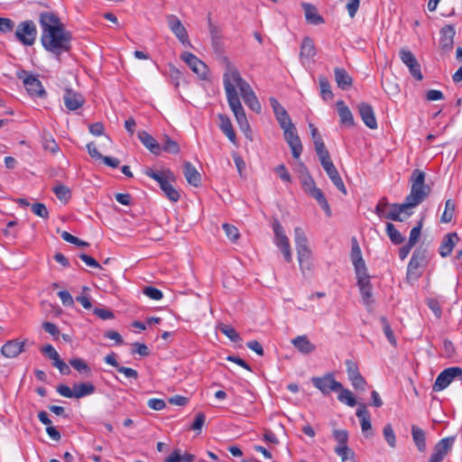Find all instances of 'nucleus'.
Returning a JSON list of instances; mask_svg holds the SVG:
<instances>
[{
	"instance_id": "f257e3e1",
	"label": "nucleus",
	"mask_w": 462,
	"mask_h": 462,
	"mask_svg": "<svg viewBox=\"0 0 462 462\" xmlns=\"http://www.w3.org/2000/svg\"><path fill=\"white\" fill-rule=\"evenodd\" d=\"M42 27L41 42L43 48L57 57L71 49L72 34L67 31L60 18L53 13L44 12L40 14Z\"/></svg>"
},
{
	"instance_id": "f03ea898",
	"label": "nucleus",
	"mask_w": 462,
	"mask_h": 462,
	"mask_svg": "<svg viewBox=\"0 0 462 462\" xmlns=\"http://www.w3.org/2000/svg\"><path fill=\"white\" fill-rule=\"evenodd\" d=\"M425 172L415 169L413 170L411 176V192L405 198V201L411 208H415L420 205L424 199H426L431 192V189L429 185L425 184Z\"/></svg>"
},
{
	"instance_id": "7ed1b4c3",
	"label": "nucleus",
	"mask_w": 462,
	"mask_h": 462,
	"mask_svg": "<svg viewBox=\"0 0 462 462\" xmlns=\"http://www.w3.org/2000/svg\"><path fill=\"white\" fill-rule=\"evenodd\" d=\"M144 173L159 183L161 189L171 201L177 202L180 199V192L171 184V182L176 180V178L170 169L155 171L152 169L147 168Z\"/></svg>"
},
{
	"instance_id": "20e7f679",
	"label": "nucleus",
	"mask_w": 462,
	"mask_h": 462,
	"mask_svg": "<svg viewBox=\"0 0 462 462\" xmlns=\"http://www.w3.org/2000/svg\"><path fill=\"white\" fill-rule=\"evenodd\" d=\"M226 95L228 105L233 111L241 130L245 134L250 132V125L240 102L237 91L236 90L235 86H232L229 82H226Z\"/></svg>"
},
{
	"instance_id": "39448f33",
	"label": "nucleus",
	"mask_w": 462,
	"mask_h": 462,
	"mask_svg": "<svg viewBox=\"0 0 462 462\" xmlns=\"http://www.w3.org/2000/svg\"><path fill=\"white\" fill-rule=\"evenodd\" d=\"M224 88H226V82H229L232 86L239 88L242 97H248L254 94L251 86L241 77L237 69L231 63H227L226 70L223 77Z\"/></svg>"
},
{
	"instance_id": "423d86ee",
	"label": "nucleus",
	"mask_w": 462,
	"mask_h": 462,
	"mask_svg": "<svg viewBox=\"0 0 462 462\" xmlns=\"http://www.w3.org/2000/svg\"><path fill=\"white\" fill-rule=\"evenodd\" d=\"M427 265V249L421 246L415 249L407 267V279L417 280Z\"/></svg>"
},
{
	"instance_id": "0eeeda50",
	"label": "nucleus",
	"mask_w": 462,
	"mask_h": 462,
	"mask_svg": "<svg viewBox=\"0 0 462 462\" xmlns=\"http://www.w3.org/2000/svg\"><path fill=\"white\" fill-rule=\"evenodd\" d=\"M16 77L23 80V86L30 96L35 97H46L47 93L36 76L30 74L25 69H20L16 72Z\"/></svg>"
},
{
	"instance_id": "6e6552de",
	"label": "nucleus",
	"mask_w": 462,
	"mask_h": 462,
	"mask_svg": "<svg viewBox=\"0 0 462 462\" xmlns=\"http://www.w3.org/2000/svg\"><path fill=\"white\" fill-rule=\"evenodd\" d=\"M295 245L297 249L298 260L300 267L309 268L310 263L311 252L308 245V239L301 227L297 226L294 229Z\"/></svg>"
},
{
	"instance_id": "1a4fd4ad",
	"label": "nucleus",
	"mask_w": 462,
	"mask_h": 462,
	"mask_svg": "<svg viewBox=\"0 0 462 462\" xmlns=\"http://www.w3.org/2000/svg\"><path fill=\"white\" fill-rule=\"evenodd\" d=\"M273 229L275 236L274 243L276 246L282 253L285 261L287 263H291L292 261V254L289 238L285 235L282 226L277 219L273 223Z\"/></svg>"
},
{
	"instance_id": "9d476101",
	"label": "nucleus",
	"mask_w": 462,
	"mask_h": 462,
	"mask_svg": "<svg viewBox=\"0 0 462 462\" xmlns=\"http://www.w3.org/2000/svg\"><path fill=\"white\" fill-rule=\"evenodd\" d=\"M16 39L25 46H32L37 37V29L32 20L22 22L15 31Z\"/></svg>"
},
{
	"instance_id": "9b49d317",
	"label": "nucleus",
	"mask_w": 462,
	"mask_h": 462,
	"mask_svg": "<svg viewBox=\"0 0 462 462\" xmlns=\"http://www.w3.org/2000/svg\"><path fill=\"white\" fill-rule=\"evenodd\" d=\"M313 385L323 394L328 395L331 392H337L342 389V383L335 380L332 373H328L321 377H312Z\"/></svg>"
},
{
	"instance_id": "f8f14e48",
	"label": "nucleus",
	"mask_w": 462,
	"mask_h": 462,
	"mask_svg": "<svg viewBox=\"0 0 462 462\" xmlns=\"http://www.w3.org/2000/svg\"><path fill=\"white\" fill-rule=\"evenodd\" d=\"M462 375V368L459 366H452L444 369L436 378L432 386L434 392H440L446 389L452 381Z\"/></svg>"
},
{
	"instance_id": "ddd939ff",
	"label": "nucleus",
	"mask_w": 462,
	"mask_h": 462,
	"mask_svg": "<svg viewBox=\"0 0 462 462\" xmlns=\"http://www.w3.org/2000/svg\"><path fill=\"white\" fill-rule=\"evenodd\" d=\"M356 277L364 304L366 306H371L374 303L373 286L370 281L371 277L368 274L367 270L360 272V273H356Z\"/></svg>"
},
{
	"instance_id": "4468645a",
	"label": "nucleus",
	"mask_w": 462,
	"mask_h": 462,
	"mask_svg": "<svg viewBox=\"0 0 462 462\" xmlns=\"http://www.w3.org/2000/svg\"><path fill=\"white\" fill-rule=\"evenodd\" d=\"M399 57L401 60L409 68L411 75L416 80H421L423 75L420 70V65L417 60L415 55L407 49H401L399 51Z\"/></svg>"
},
{
	"instance_id": "2eb2a0df",
	"label": "nucleus",
	"mask_w": 462,
	"mask_h": 462,
	"mask_svg": "<svg viewBox=\"0 0 462 462\" xmlns=\"http://www.w3.org/2000/svg\"><path fill=\"white\" fill-rule=\"evenodd\" d=\"M180 58L201 79L207 78L208 66L194 54L185 51L180 55Z\"/></svg>"
},
{
	"instance_id": "dca6fc26",
	"label": "nucleus",
	"mask_w": 462,
	"mask_h": 462,
	"mask_svg": "<svg viewBox=\"0 0 462 462\" xmlns=\"http://www.w3.org/2000/svg\"><path fill=\"white\" fill-rule=\"evenodd\" d=\"M270 105L273 110L276 120L282 130L293 128L294 125L287 113L286 109L278 102V100L272 97L269 98Z\"/></svg>"
},
{
	"instance_id": "f3484780",
	"label": "nucleus",
	"mask_w": 462,
	"mask_h": 462,
	"mask_svg": "<svg viewBox=\"0 0 462 462\" xmlns=\"http://www.w3.org/2000/svg\"><path fill=\"white\" fill-rule=\"evenodd\" d=\"M283 136L286 143L291 149V153L294 159H299L302 152V144L300 136L297 134L295 125L293 128H288L283 130Z\"/></svg>"
},
{
	"instance_id": "a211bd4d",
	"label": "nucleus",
	"mask_w": 462,
	"mask_h": 462,
	"mask_svg": "<svg viewBox=\"0 0 462 462\" xmlns=\"http://www.w3.org/2000/svg\"><path fill=\"white\" fill-rule=\"evenodd\" d=\"M346 366L348 379L350 380L353 387L356 390H364L366 382L360 374L357 364L355 361L348 359L346 361Z\"/></svg>"
},
{
	"instance_id": "6ab92c4d",
	"label": "nucleus",
	"mask_w": 462,
	"mask_h": 462,
	"mask_svg": "<svg viewBox=\"0 0 462 462\" xmlns=\"http://www.w3.org/2000/svg\"><path fill=\"white\" fill-rule=\"evenodd\" d=\"M167 23L171 31L178 40L184 45H189L188 32L180 20L176 15L170 14L167 16Z\"/></svg>"
},
{
	"instance_id": "aec40b11",
	"label": "nucleus",
	"mask_w": 462,
	"mask_h": 462,
	"mask_svg": "<svg viewBox=\"0 0 462 462\" xmlns=\"http://www.w3.org/2000/svg\"><path fill=\"white\" fill-rule=\"evenodd\" d=\"M63 101L65 107L69 111H75L83 106L85 97L79 92L66 88L63 94Z\"/></svg>"
},
{
	"instance_id": "412c9836",
	"label": "nucleus",
	"mask_w": 462,
	"mask_h": 462,
	"mask_svg": "<svg viewBox=\"0 0 462 462\" xmlns=\"http://www.w3.org/2000/svg\"><path fill=\"white\" fill-rule=\"evenodd\" d=\"M439 38V48L444 52H449L454 46V37L456 34L455 27L451 24L445 25L441 28Z\"/></svg>"
},
{
	"instance_id": "4be33fe9",
	"label": "nucleus",
	"mask_w": 462,
	"mask_h": 462,
	"mask_svg": "<svg viewBox=\"0 0 462 462\" xmlns=\"http://www.w3.org/2000/svg\"><path fill=\"white\" fill-rule=\"evenodd\" d=\"M328 178L331 180L333 184L340 190L344 195L346 194V189L341 179L337 168L335 167L331 159L320 162Z\"/></svg>"
},
{
	"instance_id": "5701e85b",
	"label": "nucleus",
	"mask_w": 462,
	"mask_h": 462,
	"mask_svg": "<svg viewBox=\"0 0 462 462\" xmlns=\"http://www.w3.org/2000/svg\"><path fill=\"white\" fill-rule=\"evenodd\" d=\"M357 109L365 125L370 129H376L377 121L373 106L367 103L362 102L358 104Z\"/></svg>"
},
{
	"instance_id": "b1692460",
	"label": "nucleus",
	"mask_w": 462,
	"mask_h": 462,
	"mask_svg": "<svg viewBox=\"0 0 462 462\" xmlns=\"http://www.w3.org/2000/svg\"><path fill=\"white\" fill-rule=\"evenodd\" d=\"M350 258L355 268V273H360V272L366 271V265L362 256L361 248L356 237L352 238V248Z\"/></svg>"
},
{
	"instance_id": "393cba45",
	"label": "nucleus",
	"mask_w": 462,
	"mask_h": 462,
	"mask_svg": "<svg viewBox=\"0 0 462 462\" xmlns=\"http://www.w3.org/2000/svg\"><path fill=\"white\" fill-rule=\"evenodd\" d=\"M24 343L25 341H20L19 339L8 340L3 345L1 353L8 358H14L24 351Z\"/></svg>"
},
{
	"instance_id": "a878e982",
	"label": "nucleus",
	"mask_w": 462,
	"mask_h": 462,
	"mask_svg": "<svg viewBox=\"0 0 462 462\" xmlns=\"http://www.w3.org/2000/svg\"><path fill=\"white\" fill-rule=\"evenodd\" d=\"M412 208L406 201L402 204L393 203L391 205V210L384 216L385 218L393 221H403L401 214L403 213L407 217H410L412 212L410 209Z\"/></svg>"
},
{
	"instance_id": "bb28decb",
	"label": "nucleus",
	"mask_w": 462,
	"mask_h": 462,
	"mask_svg": "<svg viewBox=\"0 0 462 462\" xmlns=\"http://www.w3.org/2000/svg\"><path fill=\"white\" fill-rule=\"evenodd\" d=\"M140 142L154 155H160L162 152L161 143L146 131L138 133Z\"/></svg>"
},
{
	"instance_id": "cd10ccee",
	"label": "nucleus",
	"mask_w": 462,
	"mask_h": 462,
	"mask_svg": "<svg viewBox=\"0 0 462 462\" xmlns=\"http://www.w3.org/2000/svg\"><path fill=\"white\" fill-rule=\"evenodd\" d=\"M183 174L189 184L199 187L201 183V175L189 162L183 163Z\"/></svg>"
},
{
	"instance_id": "c85d7f7f",
	"label": "nucleus",
	"mask_w": 462,
	"mask_h": 462,
	"mask_svg": "<svg viewBox=\"0 0 462 462\" xmlns=\"http://www.w3.org/2000/svg\"><path fill=\"white\" fill-rule=\"evenodd\" d=\"M334 74L338 88L346 90L352 87L353 79L345 69L337 67L334 69Z\"/></svg>"
},
{
	"instance_id": "c756f323",
	"label": "nucleus",
	"mask_w": 462,
	"mask_h": 462,
	"mask_svg": "<svg viewBox=\"0 0 462 462\" xmlns=\"http://www.w3.org/2000/svg\"><path fill=\"white\" fill-rule=\"evenodd\" d=\"M291 344L299 352L304 355L310 354L316 349L315 345L305 335L296 337L291 340Z\"/></svg>"
},
{
	"instance_id": "7c9ffc66",
	"label": "nucleus",
	"mask_w": 462,
	"mask_h": 462,
	"mask_svg": "<svg viewBox=\"0 0 462 462\" xmlns=\"http://www.w3.org/2000/svg\"><path fill=\"white\" fill-rule=\"evenodd\" d=\"M219 119V128L221 131L226 135L228 140L236 144V134L233 129L232 123L229 117L226 115L220 114L218 115Z\"/></svg>"
},
{
	"instance_id": "2f4dec72",
	"label": "nucleus",
	"mask_w": 462,
	"mask_h": 462,
	"mask_svg": "<svg viewBox=\"0 0 462 462\" xmlns=\"http://www.w3.org/2000/svg\"><path fill=\"white\" fill-rule=\"evenodd\" d=\"M336 106L337 108L341 124L346 125L347 126H354L355 121L353 114L350 111L349 107L346 106L345 102L343 100H338Z\"/></svg>"
},
{
	"instance_id": "473e14b6",
	"label": "nucleus",
	"mask_w": 462,
	"mask_h": 462,
	"mask_svg": "<svg viewBox=\"0 0 462 462\" xmlns=\"http://www.w3.org/2000/svg\"><path fill=\"white\" fill-rule=\"evenodd\" d=\"M456 241H458L457 233H449L446 235L439 246V254L442 257L448 256L455 246Z\"/></svg>"
},
{
	"instance_id": "72a5a7b5",
	"label": "nucleus",
	"mask_w": 462,
	"mask_h": 462,
	"mask_svg": "<svg viewBox=\"0 0 462 462\" xmlns=\"http://www.w3.org/2000/svg\"><path fill=\"white\" fill-rule=\"evenodd\" d=\"M316 55L314 42L310 37H305L300 45V58L301 60L312 59Z\"/></svg>"
},
{
	"instance_id": "f704fd0d",
	"label": "nucleus",
	"mask_w": 462,
	"mask_h": 462,
	"mask_svg": "<svg viewBox=\"0 0 462 462\" xmlns=\"http://www.w3.org/2000/svg\"><path fill=\"white\" fill-rule=\"evenodd\" d=\"M454 441V437L444 438L434 446L433 451L444 459L451 450Z\"/></svg>"
},
{
	"instance_id": "c9c22d12",
	"label": "nucleus",
	"mask_w": 462,
	"mask_h": 462,
	"mask_svg": "<svg viewBox=\"0 0 462 462\" xmlns=\"http://www.w3.org/2000/svg\"><path fill=\"white\" fill-rule=\"evenodd\" d=\"M411 436L415 446L420 452L426 450V434L425 431L417 425L411 426Z\"/></svg>"
},
{
	"instance_id": "e433bc0d",
	"label": "nucleus",
	"mask_w": 462,
	"mask_h": 462,
	"mask_svg": "<svg viewBox=\"0 0 462 462\" xmlns=\"http://www.w3.org/2000/svg\"><path fill=\"white\" fill-rule=\"evenodd\" d=\"M356 415L360 419L361 429L363 432H366L372 429L370 414L365 404L360 403L356 411Z\"/></svg>"
},
{
	"instance_id": "4c0bfd02",
	"label": "nucleus",
	"mask_w": 462,
	"mask_h": 462,
	"mask_svg": "<svg viewBox=\"0 0 462 462\" xmlns=\"http://www.w3.org/2000/svg\"><path fill=\"white\" fill-rule=\"evenodd\" d=\"M306 20L312 24H320L324 19L318 14L317 8L311 4H303Z\"/></svg>"
},
{
	"instance_id": "58836bf2",
	"label": "nucleus",
	"mask_w": 462,
	"mask_h": 462,
	"mask_svg": "<svg viewBox=\"0 0 462 462\" xmlns=\"http://www.w3.org/2000/svg\"><path fill=\"white\" fill-rule=\"evenodd\" d=\"M309 196H310L311 198H313L317 200V202L319 203L320 208L325 211V213L328 217L331 216L332 213H331L330 207L328 205V202L323 191L320 189H319V188L314 189L309 194Z\"/></svg>"
},
{
	"instance_id": "ea45409f",
	"label": "nucleus",
	"mask_w": 462,
	"mask_h": 462,
	"mask_svg": "<svg viewBox=\"0 0 462 462\" xmlns=\"http://www.w3.org/2000/svg\"><path fill=\"white\" fill-rule=\"evenodd\" d=\"M96 391V387L92 383H81L74 384L75 398L80 399L85 396L93 394Z\"/></svg>"
},
{
	"instance_id": "a19ab883",
	"label": "nucleus",
	"mask_w": 462,
	"mask_h": 462,
	"mask_svg": "<svg viewBox=\"0 0 462 462\" xmlns=\"http://www.w3.org/2000/svg\"><path fill=\"white\" fill-rule=\"evenodd\" d=\"M161 148L162 151L172 154H177L180 152V145L178 144V143L172 140L167 134H164L161 140Z\"/></svg>"
},
{
	"instance_id": "79ce46f5",
	"label": "nucleus",
	"mask_w": 462,
	"mask_h": 462,
	"mask_svg": "<svg viewBox=\"0 0 462 462\" xmlns=\"http://www.w3.org/2000/svg\"><path fill=\"white\" fill-rule=\"evenodd\" d=\"M195 456L189 453H184L181 455L180 449L173 450L163 462H193Z\"/></svg>"
},
{
	"instance_id": "37998d69",
	"label": "nucleus",
	"mask_w": 462,
	"mask_h": 462,
	"mask_svg": "<svg viewBox=\"0 0 462 462\" xmlns=\"http://www.w3.org/2000/svg\"><path fill=\"white\" fill-rule=\"evenodd\" d=\"M319 83L320 88V95L322 99L325 101L328 99H332L334 97V94L331 90L330 83L327 77L325 76H319Z\"/></svg>"
},
{
	"instance_id": "c03bdc74",
	"label": "nucleus",
	"mask_w": 462,
	"mask_h": 462,
	"mask_svg": "<svg viewBox=\"0 0 462 462\" xmlns=\"http://www.w3.org/2000/svg\"><path fill=\"white\" fill-rule=\"evenodd\" d=\"M303 170L304 176H300V182L304 192L309 195L314 189L317 188V186L313 178L310 174L308 168L303 167Z\"/></svg>"
},
{
	"instance_id": "a18cd8bd",
	"label": "nucleus",
	"mask_w": 462,
	"mask_h": 462,
	"mask_svg": "<svg viewBox=\"0 0 462 462\" xmlns=\"http://www.w3.org/2000/svg\"><path fill=\"white\" fill-rule=\"evenodd\" d=\"M42 148L51 152L52 154H55L59 152L60 148L56 141L52 138V136L49 134H43L42 136Z\"/></svg>"
},
{
	"instance_id": "49530a36",
	"label": "nucleus",
	"mask_w": 462,
	"mask_h": 462,
	"mask_svg": "<svg viewBox=\"0 0 462 462\" xmlns=\"http://www.w3.org/2000/svg\"><path fill=\"white\" fill-rule=\"evenodd\" d=\"M337 392V399L339 402L346 403L349 407H354L356 404V400L351 391H349L348 389H345L342 386V389H340Z\"/></svg>"
},
{
	"instance_id": "de8ad7c7",
	"label": "nucleus",
	"mask_w": 462,
	"mask_h": 462,
	"mask_svg": "<svg viewBox=\"0 0 462 462\" xmlns=\"http://www.w3.org/2000/svg\"><path fill=\"white\" fill-rule=\"evenodd\" d=\"M314 145L320 162L331 159L328 151L325 147L322 137H317Z\"/></svg>"
},
{
	"instance_id": "09e8293b",
	"label": "nucleus",
	"mask_w": 462,
	"mask_h": 462,
	"mask_svg": "<svg viewBox=\"0 0 462 462\" xmlns=\"http://www.w3.org/2000/svg\"><path fill=\"white\" fill-rule=\"evenodd\" d=\"M386 233L394 245H401L404 241V237L402 234L395 228L394 225L390 222L386 224Z\"/></svg>"
},
{
	"instance_id": "8fccbe9b",
	"label": "nucleus",
	"mask_w": 462,
	"mask_h": 462,
	"mask_svg": "<svg viewBox=\"0 0 462 462\" xmlns=\"http://www.w3.org/2000/svg\"><path fill=\"white\" fill-rule=\"evenodd\" d=\"M456 208V203L453 199H448L445 204V209L441 216L442 223H449L452 218Z\"/></svg>"
},
{
	"instance_id": "3c124183",
	"label": "nucleus",
	"mask_w": 462,
	"mask_h": 462,
	"mask_svg": "<svg viewBox=\"0 0 462 462\" xmlns=\"http://www.w3.org/2000/svg\"><path fill=\"white\" fill-rule=\"evenodd\" d=\"M52 191L60 200L68 201L71 197L70 189L63 184L53 187Z\"/></svg>"
},
{
	"instance_id": "603ef678",
	"label": "nucleus",
	"mask_w": 462,
	"mask_h": 462,
	"mask_svg": "<svg viewBox=\"0 0 462 462\" xmlns=\"http://www.w3.org/2000/svg\"><path fill=\"white\" fill-rule=\"evenodd\" d=\"M380 321L382 323L384 335L387 337L388 341L391 343V345L396 346V338L387 319L384 316H382L380 318Z\"/></svg>"
},
{
	"instance_id": "864d4df0",
	"label": "nucleus",
	"mask_w": 462,
	"mask_h": 462,
	"mask_svg": "<svg viewBox=\"0 0 462 462\" xmlns=\"http://www.w3.org/2000/svg\"><path fill=\"white\" fill-rule=\"evenodd\" d=\"M69 363L74 369H76L79 373H86L88 374L91 373L90 367L83 359L72 358L69 361Z\"/></svg>"
},
{
	"instance_id": "5fc2aeb1",
	"label": "nucleus",
	"mask_w": 462,
	"mask_h": 462,
	"mask_svg": "<svg viewBox=\"0 0 462 462\" xmlns=\"http://www.w3.org/2000/svg\"><path fill=\"white\" fill-rule=\"evenodd\" d=\"M383 438L391 448L396 447V437L391 424H386L383 430Z\"/></svg>"
},
{
	"instance_id": "6e6d98bb",
	"label": "nucleus",
	"mask_w": 462,
	"mask_h": 462,
	"mask_svg": "<svg viewBox=\"0 0 462 462\" xmlns=\"http://www.w3.org/2000/svg\"><path fill=\"white\" fill-rule=\"evenodd\" d=\"M219 330L233 342H238L241 339L236 329L229 325L221 324L219 326Z\"/></svg>"
},
{
	"instance_id": "4d7b16f0",
	"label": "nucleus",
	"mask_w": 462,
	"mask_h": 462,
	"mask_svg": "<svg viewBox=\"0 0 462 462\" xmlns=\"http://www.w3.org/2000/svg\"><path fill=\"white\" fill-rule=\"evenodd\" d=\"M31 208L33 214H35L36 216L44 219H47L49 217V211L43 203H33L31 206Z\"/></svg>"
},
{
	"instance_id": "13d9d810",
	"label": "nucleus",
	"mask_w": 462,
	"mask_h": 462,
	"mask_svg": "<svg viewBox=\"0 0 462 462\" xmlns=\"http://www.w3.org/2000/svg\"><path fill=\"white\" fill-rule=\"evenodd\" d=\"M244 102L246 106H248L253 111L256 113L261 112V104L258 101L255 94L249 95L248 97H245L243 98Z\"/></svg>"
},
{
	"instance_id": "bf43d9fd",
	"label": "nucleus",
	"mask_w": 462,
	"mask_h": 462,
	"mask_svg": "<svg viewBox=\"0 0 462 462\" xmlns=\"http://www.w3.org/2000/svg\"><path fill=\"white\" fill-rule=\"evenodd\" d=\"M61 237L66 242L73 244V245H75L77 246L84 247V246H88V242L80 240L79 238H78L77 236H72L71 234H69L67 231H63L61 233Z\"/></svg>"
},
{
	"instance_id": "052dcab7",
	"label": "nucleus",
	"mask_w": 462,
	"mask_h": 462,
	"mask_svg": "<svg viewBox=\"0 0 462 462\" xmlns=\"http://www.w3.org/2000/svg\"><path fill=\"white\" fill-rule=\"evenodd\" d=\"M222 227L226 233V236L231 241L235 242L239 238V236H240L239 231L235 226L225 223V224H223Z\"/></svg>"
},
{
	"instance_id": "680f3d73",
	"label": "nucleus",
	"mask_w": 462,
	"mask_h": 462,
	"mask_svg": "<svg viewBox=\"0 0 462 462\" xmlns=\"http://www.w3.org/2000/svg\"><path fill=\"white\" fill-rule=\"evenodd\" d=\"M14 22L10 18L0 17V32L7 33L14 31Z\"/></svg>"
},
{
	"instance_id": "e2e57ef3",
	"label": "nucleus",
	"mask_w": 462,
	"mask_h": 462,
	"mask_svg": "<svg viewBox=\"0 0 462 462\" xmlns=\"http://www.w3.org/2000/svg\"><path fill=\"white\" fill-rule=\"evenodd\" d=\"M143 291L144 295L152 300H159L163 297L162 292L159 289L152 286L144 287Z\"/></svg>"
},
{
	"instance_id": "0e129e2a",
	"label": "nucleus",
	"mask_w": 462,
	"mask_h": 462,
	"mask_svg": "<svg viewBox=\"0 0 462 462\" xmlns=\"http://www.w3.org/2000/svg\"><path fill=\"white\" fill-rule=\"evenodd\" d=\"M421 228H422V219L419 222L417 226H414L411 229V231L410 233V237H409L408 243L411 245H415L416 243L418 242L420 236Z\"/></svg>"
},
{
	"instance_id": "69168bd1",
	"label": "nucleus",
	"mask_w": 462,
	"mask_h": 462,
	"mask_svg": "<svg viewBox=\"0 0 462 462\" xmlns=\"http://www.w3.org/2000/svg\"><path fill=\"white\" fill-rule=\"evenodd\" d=\"M427 306L431 310L436 318L440 319L442 315V310L438 300L430 298L427 300Z\"/></svg>"
},
{
	"instance_id": "338daca9",
	"label": "nucleus",
	"mask_w": 462,
	"mask_h": 462,
	"mask_svg": "<svg viewBox=\"0 0 462 462\" xmlns=\"http://www.w3.org/2000/svg\"><path fill=\"white\" fill-rule=\"evenodd\" d=\"M206 416L203 412H199L195 416V420L190 426V429L196 431H200L205 424Z\"/></svg>"
},
{
	"instance_id": "774afa93",
	"label": "nucleus",
	"mask_w": 462,
	"mask_h": 462,
	"mask_svg": "<svg viewBox=\"0 0 462 462\" xmlns=\"http://www.w3.org/2000/svg\"><path fill=\"white\" fill-rule=\"evenodd\" d=\"M274 171L279 175L282 180H283L284 182H291V174L287 171L284 164L278 165Z\"/></svg>"
}]
</instances>
